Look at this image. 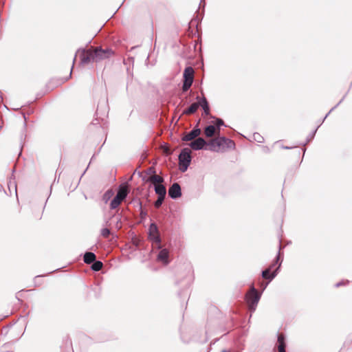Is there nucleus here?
<instances>
[{
	"instance_id": "b1692460",
	"label": "nucleus",
	"mask_w": 352,
	"mask_h": 352,
	"mask_svg": "<svg viewBox=\"0 0 352 352\" xmlns=\"http://www.w3.org/2000/svg\"><path fill=\"white\" fill-rule=\"evenodd\" d=\"M192 84V83H191V82H186V81L184 80V83H183V86H182V90L184 91H188L190 89V87H191Z\"/></svg>"
},
{
	"instance_id": "9b49d317",
	"label": "nucleus",
	"mask_w": 352,
	"mask_h": 352,
	"mask_svg": "<svg viewBox=\"0 0 352 352\" xmlns=\"http://www.w3.org/2000/svg\"><path fill=\"white\" fill-rule=\"evenodd\" d=\"M194 69L191 67H188L184 72V81L191 82H193Z\"/></svg>"
},
{
	"instance_id": "473e14b6",
	"label": "nucleus",
	"mask_w": 352,
	"mask_h": 352,
	"mask_svg": "<svg viewBox=\"0 0 352 352\" xmlns=\"http://www.w3.org/2000/svg\"><path fill=\"white\" fill-rule=\"evenodd\" d=\"M221 352H229V351H226V350H223Z\"/></svg>"
},
{
	"instance_id": "1a4fd4ad",
	"label": "nucleus",
	"mask_w": 352,
	"mask_h": 352,
	"mask_svg": "<svg viewBox=\"0 0 352 352\" xmlns=\"http://www.w3.org/2000/svg\"><path fill=\"white\" fill-rule=\"evenodd\" d=\"M201 133L200 129L195 127L182 138V141L188 142L197 138Z\"/></svg>"
},
{
	"instance_id": "f03ea898",
	"label": "nucleus",
	"mask_w": 352,
	"mask_h": 352,
	"mask_svg": "<svg viewBox=\"0 0 352 352\" xmlns=\"http://www.w3.org/2000/svg\"><path fill=\"white\" fill-rule=\"evenodd\" d=\"M210 150L212 151L219 152L227 148H234L235 143L233 140L225 137H219L212 140L210 143Z\"/></svg>"
},
{
	"instance_id": "39448f33",
	"label": "nucleus",
	"mask_w": 352,
	"mask_h": 352,
	"mask_svg": "<svg viewBox=\"0 0 352 352\" xmlns=\"http://www.w3.org/2000/svg\"><path fill=\"white\" fill-rule=\"evenodd\" d=\"M128 190L126 187H122L119 189L116 197L112 199L110 203L111 209H116L119 206L122 201H123L127 196Z\"/></svg>"
},
{
	"instance_id": "f3484780",
	"label": "nucleus",
	"mask_w": 352,
	"mask_h": 352,
	"mask_svg": "<svg viewBox=\"0 0 352 352\" xmlns=\"http://www.w3.org/2000/svg\"><path fill=\"white\" fill-rule=\"evenodd\" d=\"M199 101L192 103L188 109L184 110V113L187 115L194 113L199 107Z\"/></svg>"
},
{
	"instance_id": "bb28decb",
	"label": "nucleus",
	"mask_w": 352,
	"mask_h": 352,
	"mask_svg": "<svg viewBox=\"0 0 352 352\" xmlns=\"http://www.w3.org/2000/svg\"><path fill=\"white\" fill-rule=\"evenodd\" d=\"M216 125H217V127L218 130H219V127L221 126H223V125H225V124H224V122H223V120H221L220 118H217V120H216Z\"/></svg>"
},
{
	"instance_id": "20e7f679",
	"label": "nucleus",
	"mask_w": 352,
	"mask_h": 352,
	"mask_svg": "<svg viewBox=\"0 0 352 352\" xmlns=\"http://www.w3.org/2000/svg\"><path fill=\"white\" fill-rule=\"evenodd\" d=\"M260 298L261 295L258 293L257 290L252 287L250 292L246 296V301L250 311L253 312L255 311Z\"/></svg>"
},
{
	"instance_id": "f8f14e48",
	"label": "nucleus",
	"mask_w": 352,
	"mask_h": 352,
	"mask_svg": "<svg viewBox=\"0 0 352 352\" xmlns=\"http://www.w3.org/2000/svg\"><path fill=\"white\" fill-rule=\"evenodd\" d=\"M157 259L167 265L168 261V251L167 249H162L157 255Z\"/></svg>"
},
{
	"instance_id": "5701e85b",
	"label": "nucleus",
	"mask_w": 352,
	"mask_h": 352,
	"mask_svg": "<svg viewBox=\"0 0 352 352\" xmlns=\"http://www.w3.org/2000/svg\"><path fill=\"white\" fill-rule=\"evenodd\" d=\"M164 198L165 197H158L157 199L155 201V202L154 204L155 207L157 208H159L162 206V204L164 200Z\"/></svg>"
},
{
	"instance_id": "4be33fe9",
	"label": "nucleus",
	"mask_w": 352,
	"mask_h": 352,
	"mask_svg": "<svg viewBox=\"0 0 352 352\" xmlns=\"http://www.w3.org/2000/svg\"><path fill=\"white\" fill-rule=\"evenodd\" d=\"M100 234L104 238H107L109 236V234H110V230L109 228H102L100 230Z\"/></svg>"
},
{
	"instance_id": "cd10ccee",
	"label": "nucleus",
	"mask_w": 352,
	"mask_h": 352,
	"mask_svg": "<svg viewBox=\"0 0 352 352\" xmlns=\"http://www.w3.org/2000/svg\"><path fill=\"white\" fill-rule=\"evenodd\" d=\"M316 133V129L315 131H313L312 133H311L309 136H308V138H307V141H310L311 140H312L315 135Z\"/></svg>"
},
{
	"instance_id": "412c9836",
	"label": "nucleus",
	"mask_w": 352,
	"mask_h": 352,
	"mask_svg": "<svg viewBox=\"0 0 352 352\" xmlns=\"http://www.w3.org/2000/svg\"><path fill=\"white\" fill-rule=\"evenodd\" d=\"M253 139L257 142L262 143L264 140V138L262 135H261L258 133H254L253 134Z\"/></svg>"
},
{
	"instance_id": "7ed1b4c3",
	"label": "nucleus",
	"mask_w": 352,
	"mask_h": 352,
	"mask_svg": "<svg viewBox=\"0 0 352 352\" xmlns=\"http://www.w3.org/2000/svg\"><path fill=\"white\" fill-rule=\"evenodd\" d=\"M179 165L182 172H185L191 162V151L188 148H184L179 155Z\"/></svg>"
},
{
	"instance_id": "0eeeda50",
	"label": "nucleus",
	"mask_w": 352,
	"mask_h": 352,
	"mask_svg": "<svg viewBox=\"0 0 352 352\" xmlns=\"http://www.w3.org/2000/svg\"><path fill=\"white\" fill-rule=\"evenodd\" d=\"M279 256H280V253H278V254L277 255L276 258V261H274V263H272L269 268L263 270L262 272V276L263 278H265V279H269L270 280H272L277 274V271L278 270L280 266V263H279L278 266L276 267V269L272 273L270 274V271L272 269L274 268V267L278 263V260H279Z\"/></svg>"
},
{
	"instance_id": "6e6552de",
	"label": "nucleus",
	"mask_w": 352,
	"mask_h": 352,
	"mask_svg": "<svg viewBox=\"0 0 352 352\" xmlns=\"http://www.w3.org/2000/svg\"><path fill=\"white\" fill-rule=\"evenodd\" d=\"M168 195L172 199H177L182 196L181 187L178 183H174L168 189Z\"/></svg>"
},
{
	"instance_id": "c756f323",
	"label": "nucleus",
	"mask_w": 352,
	"mask_h": 352,
	"mask_svg": "<svg viewBox=\"0 0 352 352\" xmlns=\"http://www.w3.org/2000/svg\"><path fill=\"white\" fill-rule=\"evenodd\" d=\"M148 173H153V175L155 173V171L154 170L153 168L151 167L149 169H148Z\"/></svg>"
},
{
	"instance_id": "aec40b11",
	"label": "nucleus",
	"mask_w": 352,
	"mask_h": 352,
	"mask_svg": "<svg viewBox=\"0 0 352 352\" xmlns=\"http://www.w3.org/2000/svg\"><path fill=\"white\" fill-rule=\"evenodd\" d=\"M103 266V264L100 261H95L94 263H92L91 265V270L94 271L98 272L102 269Z\"/></svg>"
},
{
	"instance_id": "423d86ee",
	"label": "nucleus",
	"mask_w": 352,
	"mask_h": 352,
	"mask_svg": "<svg viewBox=\"0 0 352 352\" xmlns=\"http://www.w3.org/2000/svg\"><path fill=\"white\" fill-rule=\"evenodd\" d=\"M148 238L153 243L159 245L160 248L161 238L158 228L155 223H151L148 228Z\"/></svg>"
},
{
	"instance_id": "9d476101",
	"label": "nucleus",
	"mask_w": 352,
	"mask_h": 352,
	"mask_svg": "<svg viewBox=\"0 0 352 352\" xmlns=\"http://www.w3.org/2000/svg\"><path fill=\"white\" fill-rule=\"evenodd\" d=\"M206 144V142L202 138H197L194 141L191 142L190 146L195 151L201 150Z\"/></svg>"
},
{
	"instance_id": "ddd939ff",
	"label": "nucleus",
	"mask_w": 352,
	"mask_h": 352,
	"mask_svg": "<svg viewBox=\"0 0 352 352\" xmlns=\"http://www.w3.org/2000/svg\"><path fill=\"white\" fill-rule=\"evenodd\" d=\"M286 344L285 341V336L283 334H278L277 348L278 352H285Z\"/></svg>"
},
{
	"instance_id": "7c9ffc66",
	"label": "nucleus",
	"mask_w": 352,
	"mask_h": 352,
	"mask_svg": "<svg viewBox=\"0 0 352 352\" xmlns=\"http://www.w3.org/2000/svg\"><path fill=\"white\" fill-rule=\"evenodd\" d=\"M77 54H78V55L80 56V54H79V53H78V52H76V55H75V57H74V60H73V65H72V67H74V63H75L76 57Z\"/></svg>"
},
{
	"instance_id": "2f4dec72",
	"label": "nucleus",
	"mask_w": 352,
	"mask_h": 352,
	"mask_svg": "<svg viewBox=\"0 0 352 352\" xmlns=\"http://www.w3.org/2000/svg\"><path fill=\"white\" fill-rule=\"evenodd\" d=\"M343 285V283H342V282H339V283H336V287H340V286H341V285Z\"/></svg>"
},
{
	"instance_id": "393cba45",
	"label": "nucleus",
	"mask_w": 352,
	"mask_h": 352,
	"mask_svg": "<svg viewBox=\"0 0 352 352\" xmlns=\"http://www.w3.org/2000/svg\"><path fill=\"white\" fill-rule=\"evenodd\" d=\"M192 84V83H191V82H186V81L184 80V83H183V86H182V90L184 91H188L190 89V87H191Z\"/></svg>"
},
{
	"instance_id": "4468645a",
	"label": "nucleus",
	"mask_w": 352,
	"mask_h": 352,
	"mask_svg": "<svg viewBox=\"0 0 352 352\" xmlns=\"http://www.w3.org/2000/svg\"><path fill=\"white\" fill-rule=\"evenodd\" d=\"M155 192L156 194H157L158 197H165L166 194V188L162 184H155Z\"/></svg>"
},
{
	"instance_id": "2eb2a0df",
	"label": "nucleus",
	"mask_w": 352,
	"mask_h": 352,
	"mask_svg": "<svg viewBox=\"0 0 352 352\" xmlns=\"http://www.w3.org/2000/svg\"><path fill=\"white\" fill-rule=\"evenodd\" d=\"M96 256L94 253L87 252L84 254V262L87 264H91L96 261Z\"/></svg>"
},
{
	"instance_id": "a211bd4d",
	"label": "nucleus",
	"mask_w": 352,
	"mask_h": 352,
	"mask_svg": "<svg viewBox=\"0 0 352 352\" xmlns=\"http://www.w3.org/2000/svg\"><path fill=\"white\" fill-rule=\"evenodd\" d=\"M148 182H151L155 184H162L164 182V178L156 174L153 175L148 179Z\"/></svg>"
},
{
	"instance_id": "f257e3e1",
	"label": "nucleus",
	"mask_w": 352,
	"mask_h": 352,
	"mask_svg": "<svg viewBox=\"0 0 352 352\" xmlns=\"http://www.w3.org/2000/svg\"><path fill=\"white\" fill-rule=\"evenodd\" d=\"M78 53L80 54L81 65L97 63L107 59L113 54L112 50L109 48L103 50L100 47H95L94 50H78Z\"/></svg>"
},
{
	"instance_id": "c85d7f7f",
	"label": "nucleus",
	"mask_w": 352,
	"mask_h": 352,
	"mask_svg": "<svg viewBox=\"0 0 352 352\" xmlns=\"http://www.w3.org/2000/svg\"><path fill=\"white\" fill-rule=\"evenodd\" d=\"M341 102V101L334 107L331 108V109L329 111V113L325 116L324 119L329 116V114Z\"/></svg>"
},
{
	"instance_id": "dca6fc26",
	"label": "nucleus",
	"mask_w": 352,
	"mask_h": 352,
	"mask_svg": "<svg viewBox=\"0 0 352 352\" xmlns=\"http://www.w3.org/2000/svg\"><path fill=\"white\" fill-rule=\"evenodd\" d=\"M199 104V107H202L204 113L206 115H208L210 113V109L208 101L205 97H203L202 98L200 99Z\"/></svg>"
},
{
	"instance_id": "a878e982",
	"label": "nucleus",
	"mask_w": 352,
	"mask_h": 352,
	"mask_svg": "<svg viewBox=\"0 0 352 352\" xmlns=\"http://www.w3.org/2000/svg\"><path fill=\"white\" fill-rule=\"evenodd\" d=\"M113 192L111 190H108L104 194L103 199L105 201V202L108 201V199L110 198Z\"/></svg>"
},
{
	"instance_id": "6ab92c4d",
	"label": "nucleus",
	"mask_w": 352,
	"mask_h": 352,
	"mask_svg": "<svg viewBox=\"0 0 352 352\" xmlns=\"http://www.w3.org/2000/svg\"><path fill=\"white\" fill-rule=\"evenodd\" d=\"M204 133L206 137H212L216 133V129L213 125H209L205 128Z\"/></svg>"
}]
</instances>
